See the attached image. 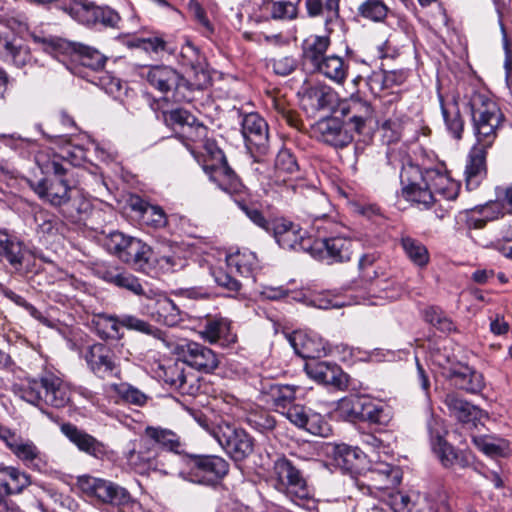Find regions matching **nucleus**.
<instances>
[{
  "label": "nucleus",
  "mask_w": 512,
  "mask_h": 512,
  "mask_svg": "<svg viewBox=\"0 0 512 512\" xmlns=\"http://www.w3.org/2000/svg\"><path fill=\"white\" fill-rule=\"evenodd\" d=\"M297 389V386L287 384H280L276 389L275 393L270 397V401L278 413L281 414L295 402Z\"/></svg>",
  "instance_id": "60"
},
{
  "label": "nucleus",
  "mask_w": 512,
  "mask_h": 512,
  "mask_svg": "<svg viewBox=\"0 0 512 512\" xmlns=\"http://www.w3.org/2000/svg\"><path fill=\"white\" fill-rule=\"evenodd\" d=\"M444 404L447 406L451 415L455 416L463 423L471 422L477 418V407L462 399L454 392L445 395Z\"/></svg>",
  "instance_id": "46"
},
{
  "label": "nucleus",
  "mask_w": 512,
  "mask_h": 512,
  "mask_svg": "<svg viewBox=\"0 0 512 512\" xmlns=\"http://www.w3.org/2000/svg\"><path fill=\"white\" fill-rule=\"evenodd\" d=\"M201 327V337L211 344L230 347L237 342V335L231 331V322L227 318L208 316Z\"/></svg>",
  "instance_id": "26"
},
{
  "label": "nucleus",
  "mask_w": 512,
  "mask_h": 512,
  "mask_svg": "<svg viewBox=\"0 0 512 512\" xmlns=\"http://www.w3.org/2000/svg\"><path fill=\"white\" fill-rule=\"evenodd\" d=\"M425 499L428 503L429 509L434 512L451 511L448 494L440 487H437L427 493Z\"/></svg>",
  "instance_id": "64"
},
{
  "label": "nucleus",
  "mask_w": 512,
  "mask_h": 512,
  "mask_svg": "<svg viewBox=\"0 0 512 512\" xmlns=\"http://www.w3.org/2000/svg\"><path fill=\"white\" fill-rule=\"evenodd\" d=\"M211 435L235 462L246 460L254 452V438L234 424L222 422L211 430Z\"/></svg>",
  "instance_id": "11"
},
{
  "label": "nucleus",
  "mask_w": 512,
  "mask_h": 512,
  "mask_svg": "<svg viewBox=\"0 0 512 512\" xmlns=\"http://www.w3.org/2000/svg\"><path fill=\"white\" fill-rule=\"evenodd\" d=\"M334 459L337 466L348 473L359 471L361 458L358 448L345 444L337 445L334 450Z\"/></svg>",
  "instance_id": "50"
},
{
  "label": "nucleus",
  "mask_w": 512,
  "mask_h": 512,
  "mask_svg": "<svg viewBox=\"0 0 512 512\" xmlns=\"http://www.w3.org/2000/svg\"><path fill=\"white\" fill-rule=\"evenodd\" d=\"M212 276L217 286L225 289L228 296L236 297L240 293L242 289L241 282L222 268L214 269L212 271Z\"/></svg>",
  "instance_id": "62"
},
{
  "label": "nucleus",
  "mask_w": 512,
  "mask_h": 512,
  "mask_svg": "<svg viewBox=\"0 0 512 512\" xmlns=\"http://www.w3.org/2000/svg\"><path fill=\"white\" fill-rule=\"evenodd\" d=\"M121 327L128 330H134L154 338H160L162 331L157 327H154L149 322L138 318L137 316L124 314L120 316Z\"/></svg>",
  "instance_id": "59"
},
{
  "label": "nucleus",
  "mask_w": 512,
  "mask_h": 512,
  "mask_svg": "<svg viewBox=\"0 0 512 512\" xmlns=\"http://www.w3.org/2000/svg\"><path fill=\"white\" fill-rule=\"evenodd\" d=\"M477 448L489 457H504L509 453V445L505 440L495 441L492 438H474Z\"/></svg>",
  "instance_id": "61"
},
{
  "label": "nucleus",
  "mask_w": 512,
  "mask_h": 512,
  "mask_svg": "<svg viewBox=\"0 0 512 512\" xmlns=\"http://www.w3.org/2000/svg\"><path fill=\"white\" fill-rule=\"evenodd\" d=\"M157 320L166 326L173 327L181 321V311L173 300L166 296L155 302Z\"/></svg>",
  "instance_id": "53"
},
{
  "label": "nucleus",
  "mask_w": 512,
  "mask_h": 512,
  "mask_svg": "<svg viewBox=\"0 0 512 512\" xmlns=\"http://www.w3.org/2000/svg\"><path fill=\"white\" fill-rule=\"evenodd\" d=\"M91 330L103 341L121 340L124 337L120 331V316L107 313L94 314L90 322Z\"/></svg>",
  "instance_id": "35"
},
{
  "label": "nucleus",
  "mask_w": 512,
  "mask_h": 512,
  "mask_svg": "<svg viewBox=\"0 0 512 512\" xmlns=\"http://www.w3.org/2000/svg\"><path fill=\"white\" fill-rule=\"evenodd\" d=\"M27 252L19 237L0 228V264L8 265L14 272H19L23 268Z\"/></svg>",
  "instance_id": "25"
},
{
  "label": "nucleus",
  "mask_w": 512,
  "mask_h": 512,
  "mask_svg": "<svg viewBox=\"0 0 512 512\" xmlns=\"http://www.w3.org/2000/svg\"><path fill=\"white\" fill-rule=\"evenodd\" d=\"M468 106L476 144L492 147L497 138L498 131L505 122V116L499 105L487 94L473 92Z\"/></svg>",
  "instance_id": "5"
},
{
  "label": "nucleus",
  "mask_w": 512,
  "mask_h": 512,
  "mask_svg": "<svg viewBox=\"0 0 512 512\" xmlns=\"http://www.w3.org/2000/svg\"><path fill=\"white\" fill-rule=\"evenodd\" d=\"M245 422L250 428L262 434L271 433L277 426L275 416L265 409L251 411L247 414Z\"/></svg>",
  "instance_id": "54"
},
{
  "label": "nucleus",
  "mask_w": 512,
  "mask_h": 512,
  "mask_svg": "<svg viewBox=\"0 0 512 512\" xmlns=\"http://www.w3.org/2000/svg\"><path fill=\"white\" fill-rule=\"evenodd\" d=\"M168 119L173 125H179L182 128L187 127L191 130V134L188 136L191 140L195 141L207 135V127L185 109L177 108L171 110L168 114Z\"/></svg>",
  "instance_id": "43"
},
{
  "label": "nucleus",
  "mask_w": 512,
  "mask_h": 512,
  "mask_svg": "<svg viewBox=\"0 0 512 512\" xmlns=\"http://www.w3.org/2000/svg\"><path fill=\"white\" fill-rule=\"evenodd\" d=\"M447 379L456 389L480 395L486 388L484 375L467 364L458 363L447 370Z\"/></svg>",
  "instance_id": "21"
},
{
  "label": "nucleus",
  "mask_w": 512,
  "mask_h": 512,
  "mask_svg": "<svg viewBox=\"0 0 512 512\" xmlns=\"http://www.w3.org/2000/svg\"><path fill=\"white\" fill-rule=\"evenodd\" d=\"M367 477L374 489L385 491L394 489L401 483L402 472L398 466L379 462L368 470Z\"/></svg>",
  "instance_id": "30"
},
{
  "label": "nucleus",
  "mask_w": 512,
  "mask_h": 512,
  "mask_svg": "<svg viewBox=\"0 0 512 512\" xmlns=\"http://www.w3.org/2000/svg\"><path fill=\"white\" fill-rule=\"evenodd\" d=\"M133 47L144 50L149 54L163 57L165 54L173 55L176 52L174 43L161 34H153L149 37H137L131 43Z\"/></svg>",
  "instance_id": "40"
},
{
  "label": "nucleus",
  "mask_w": 512,
  "mask_h": 512,
  "mask_svg": "<svg viewBox=\"0 0 512 512\" xmlns=\"http://www.w3.org/2000/svg\"><path fill=\"white\" fill-rule=\"evenodd\" d=\"M349 70V64L340 56L327 55L321 63L312 71L324 75L335 83L345 82Z\"/></svg>",
  "instance_id": "42"
},
{
  "label": "nucleus",
  "mask_w": 512,
  "mask_h": 512,
  "mask_svg": "<svg viewBox=\"0 0 512 512\" xmlns=\"http://www.w3.org/2000/svg\"><path fill=\"white\" fill-rule=\"evenodd\" d=\"M313 227L317 238L312 241L310 253L328 264L349 262L354 253V243L350 238L334 236L337 224L323 215H314Z\"/></svg>",
  "instance_id": "6"
},
{
  "label": "nucleus",
  "mask_w": 512,
  "mask_h": 512,
  "mask_svg": "<svg viewBox=\"0 0 512 512\" xmlns=\"http://www.w3.org/2000/svg\"><path fill=\"white\" fill-rule=\"evenodd\" d=\"M272 480L274 488L296 505H303L312 498L303 471L285 456L274 461Z\"/></svg>",
  "instance_id": "8"
},
{
  "label": "nucleus",
  "mask_w": 512,
  "mask_h": 512,
  "mask_svg": "<svg viewBox=\"0 0 512 512\" xmlns=\"http://www.w3.org/2000/svg\"><path fill=\"white\" fill-rule=\"evenodd\" d=\"M310 335L313 334L303 331H295L289 337L290 344L295 353L303 359L318 358L324 349L322 342L314 339Z\"/></svg>",
  "instance_id": "38"
},
{
  "label": "nucleus",
  "mask_w": 512,
  "mask_h": 512,
  "mask_svg": "<svg viewBox=\"0 0 512 512\" xmlns=\"http://www.w3.org/2000/svg\"><path fill=\"white\" fill-rule=\"evenodd\" d=\"M60 429L79 451L98 460H102L107 456L108 446L85 430L69 422L63 423Z\"/></svg>",
  "instance_id": "22"
},
{
  "label": "nucleus",
  "mask_w": 512,
  "mask_h": 512,
  "mask_svg": "<svg viewBox=\"0 0 512 512\" xmlns=\"http://www.w3.org/2000/svg\"><path fill=\"white\" fill-rule=\"evenodd\" d=\"M150 247L140 239L132 237L120 260L127 264L141 265L148 262Z\"/></svg>",
  "instance_id": "56"
},
{
  "label": "nucleus",
  "mask_w": 512,
  "mask_h": 512,
  "mask_svg": "<svg viewBox=\"0 0 512 512\" xmlns=\"http://www.w3.org/2000/svg\"><path fill=\"white\" fill-rule=\"evenodd\" d=\"M204 151L203 170L220 190L225 189L240 179L228 164L223 150L217 145L216 141L206 140Z\"/></svg>",
  "instance_id": "13"
},
{
  "label": "nucleus",
  "mask_w": 512,
  "mask_h": 512,
  "mask_svg": "<svg viewBox=\"0 0 512 512\" xmlns=\"http://www.w3.org/2000/svg\"><path fill=\"white\" fill-rule=\"evenodd\" d=\"M228 194L239 209L248 217V219L261 229L267 228L268 221L258 201L254 200L249 189L243 184L242 180L234 182L222 190Z\"/></svg>",
  "instance_id": "20"
},
{
  "label": "nucleus",
  "mask_w": 512,
  "mask_h": 512,
  "mask_svg": "<svg viewBox=\"0 0 512 512\" xmlns=\"http://www.w3.org/2000/svg\"><path fill=\"white\" fill-rule=\"evenodd\" d=\"M127 460L129 465L141 475H149L151 472L168 475L177 470L174 465L175 456L152 445L148 440L139 450L131 451Z\"/></svg>",
  "instance_id": "10"
},
{
  "label": "nucleus",
  "mask_w": 512,
  "mask_h": 512,
  "mask_svg": "<svg viewBox=\"0 0 512 512\" xmlns=\"http://www.w3.org/2000/svg\"><path fill=\"white\" fill-rule=\"evenodd\" d=\"M341 0H305L308 17L324 19L325 30L332 32V26L340 20Z\"/></svg>",
  "instance_id": "32"
},
{
  "label": "nucleus",
  "mask_w": 512,
  "mask_h": 512,
  "mask_svg": "<svg viewBox=\"0 0 512 512\" xmlns=\"http://www.w3.org/2000/svg\"><path fill=\"white\" fill-rule=\"evenodd\" d=\"M77 486L87 497L94 498L102 504L124 507L132 501L127 489L110 480L82 475L77 478Z\"/></svg>",
  "instance_id": "12"
},
{
  "label": "nucleus",
  "mask_w": 512,
  "mask_h": 512,
  "mask_svg": "<svg viewBox=\"0 0 512 512\" xmlns=\"http://www.w3.org/2000/svg\"><path fill=\"white\" fill-rule=\"evenodd\" d=\"M430 445L432 451L445 468L465 469L472 464V455L466 450L455 448L448 443L442 432L436 429L431 422L428 424Z\"/></svg>",
  "instance_id": "16"
},
{
  "label": "nucleus",
  "mask_w": 512,
  "mask_h": 512,
  "mask_svg": "<svg viewBox=\"0 0 512 512\" xmlns=\"http://www.w3.org/2000/svg\"><path fill=\"white\" fill-rule=\"evenodd\" d=\"M281 415L297 428L312 435L328 437L332 432L331 426L325 418L305 405L294 402Z\"/></svg>",
  "instance_id": "17"
},
{
  "label": "nucleus",
  "mask_w": 512,
  "mask_h": 512,
  "mask_svg": "<svg viewBox=\"0 0 512 512\" xmlns=\"http://www.w3.org/2000/svg\"><path fill=\"white\" fill-rule=\"evenodd\" d=\"M302 101L312 111L331 110L338 102V94L328 85L316 84L305 89Z\"/></svg>",
  "instance_id": "29"
},
{
  "label": "nucleus",
  "mask_w": 512,
  "mask_h": 512,
  "mask_svg": "<svg viewBox=\"0 0 512 512\" xmlns=\"http://www.w3.org/2000/svg\"><path fill=\"white\" fill-rule=\"evenodd\" d=\"M315 131L321 142L336 149H342L351 144L356 133L342 115L321 119L317 122Z\"/></svg>",
  "instance_id": "18"
},
{
  "label": "nucleus",
  "mask_w": 512,
  "mask_h": 512,
  "mask_svg": "<svg viewBox=\"0 0 512 512\" xmlns=\"http://www.w3.org/2000/svg\"><path fill=\"white\" fill-rule=\"evenodd\" d=\"M392 419L393 414L389 407L377 403L368 396L361 422H366L370 425L388 426Z\"/></svg>",
  "instance_id": "48"
},
{
  "label": "nucleus",
  "mask_w": 512,
  "mask_h": 512,
  "mask_svg": "<svg viewBox=\"0 0 512 512\" xmlns=\"http://www.w3.org/2000/svg\"><path fill=\"white\" fill-rule=\"evenodd\" d=\"M301 0H277L268 3L270 16L273 20L293 21L298 18Z\"/></svg>",
  "instance_id": "55"
},
{
  "label": "nucleus",
  "mask_w": 512,
  "mask_h": 512,
  "mask_svg": "<svg viewBox=\"0 0 512 512\" xmlns=\"http://www.w3.org/2000/svg\"><path fill=\"white\" fill-rule=\"evenodd\" d=\"M241 133L251 156L260 161L269 151V128L265 119L258 113L243 115Z\"/></svg>",
  "instance_id": "14"
},
{
  "label": "nucleus",
  "mask_w": 512,
  "mask_h": 512,
  "mask_svg": "<svg viewBox=\"0 0 512 512\" xmlns=\"http://www.w3.org/2000/svg\"><path fill=\"white\" fill-rule=\"evenodd\" d=\"M389 268L388 263L380 258L378 252H369L363 254L358 261V269L360 275L366 279H373L379 276L391 275L387 272Z\"/></svg>",
  "instance_id": "47"
},
{
  "label": "nucleus",
  "mask_w": 512,
  "mask_h": 512,
  "mask_svg": "<svg viewBox=\"0 0 512 512\" xmlns=\"http://www.w3.org/2000/svg\"><path fill=\"white\" fill-rule=\"evenodd\" d=\"M44 169L46 173L53 174V177L31 183L33 191L39 198L58 208L68 220H82L83 215L90 209V202L69 185L66 179L69 169L55 159L48 161Z\"/></svg>",
  "instance_id": "3"
},
{
  "label": "nucleus",
  "mask_w": 512,
  "mask_h": 512,
  "mask_svg": "<svg viewBox=\"0 0 512 512\" xmlns=\"http://www.w3.org/2000/svg\"><path fill=\"white\" fill-rule=\"evenodd\" d=\"M179 476L191 483L215 488L229 472V463L209 454H185L180 457Z\"/></svg>",
  "instance_id": "7"
},
{
  "label": "nucleus",
  "mask_w": 512,
  "mask_h": 512,
  "mask_svg": "<svg viewBox=\"0 0 512 512\" xmlns=\"http://www.w3.org/2000/svg\"><path fill=\"white\" fill-rule=\"evenodd\" d=\"M97 274L106 283L125 289L136 296L147 298L152 296V290H146L139 278L123 268L116 266L101 267L97 270Z\"/></svg>",
  "instance_id": "24"
},
{
  "label": "nucleus",
  "mask_w": 512,
  "mask_h": 512,
  "mask_svg": "<svg viewBox=\"0 0 512 512\" xmlns=\"http://www.w3.org/2000/svg\"><path fill=\"white\" fill-rule=\"evenodd\" d=\"M12 452L17 458L26 464H32L36 461H41L40 450L30 440H23L21 438L17 445H14Z\"/></svg>",
  "instance_id": "63"
},
{
  "label": "nucleus",
  "mask_w": 512,
  "mask_h": 512,
  "mask_svg": "<svg viewBox=\"0 0 512 512\" xmlns=\"http://www.w3.org/2000/svg\"><path fill=\"white\" fill-rule=\"evenodd\" d=\"M30 484V476L24 471L12 466L0 468V495L19 494Z\"/></svg>",
  "instance_id": "37"
},
{
  "label": "nucleus",
  "mask_w": 512,
  "mask_h": 512,
  "mask_svg": "<svg viewBox=\"0 0 512 512\" xmlns=\"http://www.w3.org/2000/svg\"><path fill=\"white\" fill-rule=\"evenodd\" d=\"M63 11L77 22L90 28L118 29L121 16L108 6H98L88 0H69L65 2Z\"/></svg>",
  "instance_id": "9"
},
{
  "label": "nucleus",
  "mask_w": 512,
  "mask_h": 512,
  "mask_svg": "<svg viewBox=\"0 0 512 512\" xmlns=\"http://www.w3.org/2000/svg\"><path fill=\"white\" fill-rule=\"evenodd\" d=\"M84 359L89 370L99 379L106 380L121 377L119 359L111 347L97 342L90 345Z\"/></svg>",
  "instance_id": "15"
},
{
  "label": "nucleus",
  "mask_w": 512,
  "mask_h": 512,
  "mask_svg": "<svg viewBox=\"0 0 512 512\" xmlns=\"http://www.w3.org/2000/svg\"><path fill=\"white\" fill-rule=\"evenodd\" d=\"M13 392L22 400L38 407L49 418L51 412L44 407L64 408L71 403L72 390L62 378L51 372H45L37 379H27L13 385Z\"/></svg>",
  "instance_id": "4"
},
{
  "label": "nucleus",
  "mask_w": 512,
  "mask_h": 512,
  "mask_svg": "<svg viewBox=\"0 0 512 512\" xmlns=\"http://www.w3.org/2000/svg\"><path fill=\"white\" fill-rule=\"evenodd\" d=\"M0 60L22 68L31 60L30 50L20 39L0 32Z\"/></svg>",
  "instance_id": "28"
},
{
  "label": "nucleus",
  "mask_w": 512,
  "mask_h": 512,
  "mask_svg": "<svg viewBox=\"0 0 512 512\" xmlns=\"http://www.w3.org/2000/svg\"><path fill=\"white\" fill-rule=\"evenodd\" d=\"M409 121L406 114L388 117L381 125L382 138L387 144L398 142L402 137L405 123Z\"/></svg>",
  "instance_id": "57"
},
{
  "label": "nucleus",
  "mask_w": 512,
  "mask_h": 512,
  "mask_svg": "<svg viewBox=\"0 0 512 512\" xmlns=\"http://www.w3.org/2000/svg\"><path fill=\"white\" fill-rule=\"evenodd\" d=\"M386 159L395 172L399 170L401 195L405 200L429 209L435 202L434 193L448 200L456 199L458 184L437 169H421L414 163L405 146L389 148Z\"/></svg>",
  "instance_id": "1"
},
{
  "label": "nucleus",
  "mask_w": 512,
  "mask_h": 512,
  "mask_svg": "<svg viewBox=\"0 0 512 512\" xmlns=\"http://www.w3.org/2000/svg\"><path fill=\"white\" fill-rule=\"evenodd\" d=\"M178 62L186 67V77L166 65L152 66L145 74L148 83L175 102H190L195 90H202L210 83L205 58L199 49L187 42L182 46Z\"/></svg>",
  "instance_id": "2"
},
{
  "label": "nucleus",
  "mask_w": 512,
  "mask_h": 512,
  "mask_svg": "<svg viewBox=\"0 0 512 512\" xmlns=\"http://www.w3.org/2000/svg\"><path fill=\"white\" fill-rule=\"evenodd\" d=\"M373 112L372 105L359 97H352L347 105L340 109V114L358 134L362 133L367 121L372 119Z\"/></svg>",
  "instance_id": "31"
},
{
  "label": "nucleus",
  "mask_w": 512,
  "mask_h": 512,
  "mask_svg": "<svg viewBox=\"0 0 512 512\" xmlns=\"http://www.w3.org/2000/svg\"><path fill=\"white\" fill-rule=\"evenodd\" d=\"M442 118L448 133L455 139L463 137L465 121L461 115L460 107L456 99L445 100L439 95Z\"/></svg>",
  "instance_id": "34"
},
{
  "label": "nucleus",
  "mask_w": 512,
  "mask_h": 512,
  "mask_svg": "<svg viewBox=\"0 0 512 512\" xmlns=\"http://www.w3.org/2000/svg\"><path fill=\"white\" fill-rule=\"evenodd\" d=\"M185 363L203 373H212L218 368V355L209 347L197 342H189L182 348Z\"/></svg>",
  "instance_id": "27"
},
{
  "label": "nucleus",
  "mask_w": 512,
  "mask_h": 512,
  "mask_svg": "<svg viewBox=\"0 0 512 512\" xmlns=\"http://www.w3.org/2000/svg\"><path fill=\"white\" fill-rule=\"evenodd\" d=\"M132 208L140 213L142 222L147 226L159 229L165 227L168 222L167 215L161 207L144 202L140 198L132 203Z\"/></svg>",
  "instance_id": "44"
},
{
  "label": "nucleus",
  "mask_w": 512,
  "mask_h": 512,
  "mask_svg": "<svg viewBox=\"0 0 512 512\" xmlns=\"http://www.w3.org/2000/svg\"><path fill=\"white\" fill-rule=\"evenodd\" d=\"M367 399L368 395L364 394H351L343 397L337 402L336 412L346 421L361 422Z\"/></svg>",
  "instance_id": "39"
},
{
  "label": "nucleus",
  "mask_w": 512,
  "mask_h": 512,
  "mask_svg": "<svg viewBox=\"0 0 512 512\" xmlns=\"http://www.w3.org/2000/svg\"><path fill=\"white\" fill-rule=\"evenodd\" d=\"M389 13L383 0H363L357 7V15L373 23H384Z\"/></svg>",
  "instance_id": "49"
},
{
  "label": "nucleus",
  "mask_w": 512,
  "mask_h": 512,
  "mask_svg": "<svg viewBox=\"0 0 512 512\" xmlns=\"http://www.w3.org/2000/svg\"><path fill=\"white\" fill-rule=\"evenodd\" d=\"M185 361H175L159 367V377L170 388L182 395L195 396L200 390L198 378L193 373H187Z\"/></svg>",
  "instance_id": "19"
},
{
  "label": "nucleus",
  "mask_w": 512,
  "mask_h": 512,
  "mask_svg": "<svg viewBox=\"0 0 512 512\" xmlns=\"http://www.w3.org/2000/svg\"><path fill=\"white\" fill-rule=\"evenodd\" d=\"M423 320L442 333H451L456 330L453 321L438 306H427L421 310Z\"/></svg>",
  "instance_id": "52"
},
{
  "label": "nucleus",
  "mask_w": 512,
  "mask_h": 512,
  "mask_svg": "<svg viewBox=\"0 0 512 512\" xmlns=\"http://www.w3.org/2000/svg\"><path fill=\"white\" fill-rule=\"evenodd\" d=\"M406 257L417 267H426L430 260L427 247L418 239L408 234H401L398 239Z\"/></svg>",
  "instance_id": "41"
},
{
  "label": "nucleus",
  "mask_w": 512,
  "mask_h": 512,
  "mask_svg": "<svg viewBox=\"0 0 512 512\" xmlns=\"http://www.w3.org/2000/svg\"><path fill=\"white\" fill-rule=\"evenodd\" d=\"M227 265L244 277L253 276L254 272L260 268L256 254L248 249L228 255Z\"/></svg>",
  "instance_id": "45"
},
{
  "label": "nucleus",
  "mask_w": 512,
  "mask_h": 512,
  "mask_svg": "<svg viewBox=\"0 0 512 512\" xmlns=\"http://www.w3.org/2000/svg\"><path fill=\"white\" fill-rule=\"evenodd\" d=\"M481 144H474L467 154L464 169V179L467 190L473 191L479 188L486 179L487 168V149Z\"/></svg>",
  "instance_id": "23"
},
{
  "label": "nucleus",
  "mask_w": 512,
  "mask_h": 512,
  "mask_svg": "<svg viewBox=\"0 0 512 512\" xmlns=\"http://www.w3.org/2000/svg\"><path fill=\"white\" fill-rule=\"evenodd\" d=\"M328 35H310L302 43V59L304 64L309 65L313 70L327 56L326 52L330 46Z\"/></svg>",
  "instance_id": "36"
},
{
  "label": "nucleus",
  "mask_w": 512,
  "mask_h": 512,
  "mask_svg": "<svg viewBox=\"0 0 512 512\" xmlns=\"http://www.w3.org/2000/svg\"><path fill=\"white\" fill-rule=\"evenodd\" d=\"M407 79V74L403 70L383 71L375 73L371 79V86H378L380 90H387L395 86L402 85Z\"/></svg>",
  "instance_id": "58"
},
{
  "label": "nucleus",
  "mask_w": 512,
  "mask_h": 512,
  "mask_svg": "<svg viewBox=\"0 0 512 512\" xmlns=\"http://www.w3.org/2000/svg\"><path fill=\"white\" fill-rule=\"evenodd\" d=\"M145 436L152 445L175 456V460H180L183 443L175 432L161 427L148 426L145 429Z\"/></svg>",
  "instance_id": "33"
},
{
  "label": "nucleus",
  "mask_w": 512,
  "mask_h": 512,
  "mask_svg": "<svg viewBox=\"0 0 512 512\" xmlns=\"http://www.w3.org/2000/svg\"><path fill=\"white\" fill-rule=\"evenodd\" d=\"M312 241L313 239L310 236H305L301 228L294 224V229H288L286 234L280 237L278 245L286 250L310 252Z\"/></svg>",
  "instance_id": "51"
}]
</instances>
